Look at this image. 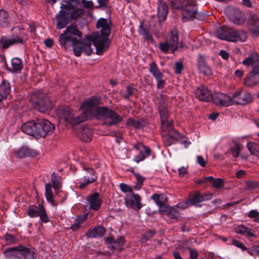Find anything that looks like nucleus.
Wrapping results in <instances>:
<instances>
[{
  "instance_id": "6",
  "label": "nucleus",
  "mask_w": 259,
  "mask_h": 259,
  "mask_svg": "<svg viewBox=\"0 0 259 259\" xmlns=\"http://www.w3.org/2000/svg\"><path fill=\"white\" fill-rule=\"evenodd\" d=\"M57 114L61 120L72 125H77L87 120V113H81L78 116L74 117V113L67 106L59 107L57 110Z\"/></svg>"
},
{
  "instance_id": "20",
  "label": "nucleus",
  "mask_w": 259,
  "mask_h": 259,
  "mask_svg": "<svg viewBox=\"0 0 259 259\" xmlns=\"http://www.w3.org/2000/svg\"><path fill=\"white\" fill-rule=\"evenodd\" d=\"M35 108L40 112H45L48 110L51 109V101L48 97L42 95L41 99H39L35 103Z\"/></svg>"
},
{
  "instance_id": "41",
  "label": "nucleus",
  "mask_w": 259,
  "mask_h": 259,
  "mask_svg": "<svg viewBox=\"0 0 259 259\" xmlns=\"http://www.w3.org/2000/svg\"><path fill=\"white\" fill-rule=\"evenodd\" d=\"M125 240L123 237H119L116 240H114L113 245H109L108 248L111 250H121L122 249V246L124 245Z\"/></svg>"
},
{
  "instance_id": "52",
  "label": "nucleus",
  "mask_w": 259,
  "mask_h": 259,
  "mask_svg": "<svg viewBox=\"0 0 259 259\" xmlns=\"http://www.w3.org/2000/svg\"><path fill=\"white\" fill-rule=\"evenodd\" d=\"M85 13V11L81 9H78L72 11L71 13V18L73 19L79 18Z\"/></svg>"
},
{
  "instance_id": "42",
  "label": "nucleus",
  "mask_w": 259,
  "mask_h": 259,
  "mask_svg": "<svg viewBox=\"0 0 259 259\" xmlns=\"http://www.w3.org/2000/svg\"><path fill=\"white\" fill-rule=\"evenodd\" d=\"M189 0H170V3L172 9L181 10Z\"/></svg>"
},
{
  "instance_id": "50",
  "label": "nucleus",
  "mask_w": 259,
  "mask_h": 259,
  "mask_svg": "<svg viewBox=\"0 0 259 259\" xmlns=\"http://www.w3.org/2000/svg\"><path fill=\"white\" fill-rule=\"evenodd\" d=\"M200 200V193L197 192L191 196L188 201L191 205H195L198 203L201 202Z\"/></svg>"
},
{
  "instance_id": "21",
  "label": "nucleus",
  "mask_w": 259,
  "mask_h": 259,
  "mask_svg": "<svg viewBox=\"0 0 259 259\" xmlns=\"http://www.w3.org/2000/svg\"><path fill=\"white\" fill-rule=\"evenodd\" d=\"M168 13V6L163 0H158L157 16L160 21L165 20Z\"/></svg>"
},
{
  "instance_id": "62",
  "label": "nucleus",
  "mask_w": 259,
  "mask_h": 259,
  "mask_svg": "<svg viewBox=\"0 0 259 259\" xmlns=\"http://www.w3.org/2000/svg\"><path fill=\"white\" fill-rule=\"evenodd\" d=\"M212 185L214 188H220L224 185V181L222 179H217L213 180L212 182Z\"/></svg>"
},
{
  "instance_id": "12",
  "label": "nucleus",
  "mask_w": 259,
  "mask_h": 259,
  "mask_svg": "<svg viewBox=\"0 0 259 259\" xmlns=\"http://www.w3.org/2000/svg\"><path fill=\"white\" fill-rule=\"evenodd\" d=\"M27 212L30 218L39 217L40 220L44 223H47L50 221V219L42 203L39 204L38 205L29 206Z\"/></svg>"
},
{
  "instance_id": "14",
  "label": "nucleus",
  "mask_w": 259,
  "mask_h": 259,
  "mask_svg": "<svg viewBox=\"0 0 259 259\" xmlns=\"http://www.w3.org/2000/svg\"><path fill=\"white\" fill-rule=\"evenodd\" d=\"M99 100L95 97L86 99L80 105V108L84 110L81 113H87V120L92 119L94 109L97 107Z\"/></svg>"
},
{
  "instance_id": "25",
  "label": "nucleus",
  "mask_w": 259,
  "mask_h": 259,
  "mask_svg": "<svg viewBox=\"0 0 259 259\" xmlns=\"http://www.w3.org/2000/svg\"><path fill=\"white\" fill-rule=\"evenodd\" d=\"M11 92V85L8 81L3 80L0 84V101L7 98Z\"/></svg>"
},
{
  "instance_id": "1",
  "label": "nucleus",
  "mask_w": 259,
  "mask_h": 259,
  "mask_svg": "<svg viewBox=\"0 0 259 259\" xmlns=\"http://www.w3.org/2000/svg\"><path fill=\"white\" fill-rule=\"evenodd\" d=\"M111 21L105 18H100L97 22L96 27L100 29V33L96 32L92 38L96 49V54L98 55H101L107 50L110 44L109 37L111 34Z\"/></svg>"
},
{
  "instance_id": "34",
  "label": "nucleus",
  "mask_w": 259,
  "mask_h": 259,
  "mask_svg": "<svg viewBox=\"0 0 259 259\" xmlns=\"http://www.w3.org/2000/svg\"><path fill=\"white\" fill-rule=\"evenodd\" d=\"M65 4H62L61 6V9H64L69 11H73L79 5L78 0H69L64 2Z\"/></svg>"
},
{
  "instance_id": "56",
  "label": "nucleus",
  "mask_w": 259,
  "mask_h": 259,
  "mask_svg": "<svg viewBox=\"0 0 259 259\" xmlns=\"http://www.w3.org/2000/svg\"><path fill=\"white\" fill-rule=\"evenodd\" d=\"M179 215V212L178 210L176 208L173 207L166 216L170 220H177Z\"/></svg>"
},
{
  "instance_id": "26",
  "label": "nucleus",
  "mask_w": 259,
  "mask_h": 259,
  "mask_svg": "<svg viewBox=\"0 0 259 259\" xmlns=\"http://www.w3.org/2000/svg\"><path fill=\"white\" fill-rule=\"evenodd\" d=\"M88 216V213L77 216L74 219L73 223L71 225L70 227V229L73 231H76L79 229L82 223L87 220Z\"/></svg>"
},
{
  "instance_id": "38",
  "label": "nucleus",
  "mask_w": 259,
  "mask_h": 259,
  "mask_svg": "<svg viewBox=\"0 0 259 259\" xmlns=\"http://www.w3.org/2000/svg\"><path fill=\"white\" fill-rule=\"evenodd\" d=\"M139 33L140 35L143 36V39L150 42H153V39L152 34L145 27H143L141 25L139 29Z\"/></svg>"
},
{
  "instance_id": "61",
  "label": "nucleus",
  "mask_w": 259,
  "mask_h": 259,
  "mask_svg": "<svg viewBox=\"0 0 259 259\" xmlns=\"http://www.w3.org/2000/svg\"><path fill=\"white\" fill-rule=\"evenodd\" d=\"M119 187L121 191L124 193H133L132 187L124 183L120 184Z\"/></svg>"
},
{
  "instance_id": "9",
  "label": "nucleus",
  "mask_w": 259,
  "mask_h": 259,
  "mask_svg": "<svg viewBox=\"0 0 259 259\" xmlns=\"http://www.w3.org/2000/svg\"><path fill=\"white\" fill-rule=\"evenodd\" d=\"M80 166L85 172L83 177L78 182V187L80 189H82L88 185L96 182L98 179V175L95 170L89 165L81 163Z\"/></svg>"
},
{
  "instance_id": "31",
  "label": "nucleus",
  "mask_w": 259,
  "mask_h": 259,
  "mask_svg": "<svg viewBox=\"0 0 259 259\" xmlns=\"http://www.w3.org/2000/svg\"><path fill=\"white\" fill-rule=\"evenodd\" d=\"M259 83V76L255 75V74H252L250 72L249 75L245 77L244 83L247 87H253Z\"/></svg>"
},
{
  "instance_id": "48",
  "label": "nucleus",
  "mask_w": 259,
  "mask_h": 259,
  "mask_svg": "<svg viewBox=\"0 0 259 259\" xmlns=\"http://www.w3.org/2000/svg\"><path fill=\"white\" fill-rule=\"evenodd\" d=\"M33 152L31 151L30 149L26 148H21L18 150L16 154L20 158L25 157L27 156L33 155Z\"/></svg>"
},
{
  "instance_id": "39",
  "label": "nucleus",
  "mask_w": 259,
  "mask_h": 259,
  "mask_svg": "<svg viewBox=\"0 0 259 259\" xmlns=\"http://www.w3.org/2000/svg\"><path fill=\"white\" fill-rule=\"evenodd\" d=\"M249 30L253 37H257L259 36V20H255L251 23Z\"/></svg>"
},
{
  "instance_id": "2",
  "label": "nucleus",
  "mask_w": 259,
  "mask_h": 259,
  "mask_svg": "<svg viewBox=\"0 0 259 259\" xmlns=\"http://www.w3.org/2000/svg\"><path fill=\"white\" fill-rule=\"evenodd\" d=\"M54 130V125L49 120L44 119L27 122L22 126V131L24 133L37 138L50 135Z\"/></svg>"
},
{
  "instance_id": "10",
  "label": "nucleus",
  "mask_w": 259,
  "mask_h": 259,
  "mask_svg": "<svg viewBox=\"0 0 259 259\" xmlns=\"http://www.w3.org/2000/svg\"><path fill=\"white\" fill-rule=\"evenodd\" d=\"M178 42V33L176 30H172L167 40L159 44V48L165 53H172L177 49Z\"/></svg>"
},
{
  "instance_id": "57",
  "label": "nucleus",
  "mask_w": 259,
  "mask_h": 259,
  "mask_svg": "<svg viewBox=\"0 0 259 259\" xmlns=\"http://www.w3.org/2000/svg\"><path fill=\"white\" fill-rule=\"evenodd\" d=\"M147 153L145 151H141L139 154L135 157L134 160L137 163H139L140 161L144 160L147 157L150 155H147Z\"/></svg>"
},
{
  "instance_id": "24",
  "label": "nucleus",
  "mask_w": 259,
  "mask_h": 259,
  "mask_svg": "<svg viewBox=\"0 0 259 259\" xmlns=\"http://www.w3.org/2000/svg\"><path fill=\"white\" fill-rule=\"evenodd\" d=\"M104 227L98 226L93 229H90L87 232V236L89 238L102 237L105 234Z\"/></svg>"
},
{
  "instance_id": "23",
  "label": "nucleus",
  "mask_w": 259,
  "mask_h": 259,
  "mask_svg": "<svg viewBox=\"0 0 259 259\" xmlns=\"http://www.w3.org/2000/svg\"><path fill=\"white\" fill-rule=\"evenodd\" d=\"M197 67L200 72L202 73L204 75L207 76L211 74V69L207 65L204 57L201 55H199L197 63Z\"/></svg>"
},
{
  "instance_id": "43",
  "label": "nucleus",
  "mask_w": 259,
  "mask_h": 259,
  "mask_svg": "<svg viewBox=\"0 0 259 259\" xmlns=\"http://www.w3.org/2000/svg\"><path fill=\"white\" fill-rule=\"evenodd\" d=\"M247 147L251 155H256L259 158V144L248 142Z\"/></svg>"
},
{
  "instance_id": "59",
  "label": "nucleus",
  "mask_w": 259,
  "mask_h": 259,
  "mask_svg": "<svg viewBox=\"0 0 259 259\" xmlns=\"http://www.w3.org/2000/svg\"><path fill=\"white\" fill-rule=\"evenodd\" d=\"M248 217L254 219V222L259 223V212L256 209L250 210L247 214Z\"/></svg>"
},
{
  "instance_id": "30",
  "label": "nucleus",
  "mask_w": 259,
  "mask_h": 259,
  "mask_svg": "<svg viewBox=\"0 0 259 259\" xmlns=\"http://www.w3.org/2000/svg\"><path fill=\"white\" fill-rule=\"evenodd\" d=\"M12 68L8 69L12 72H20L23 68V64L21 59L19 58H14L11 60Z\"/></svg>"
},
{
  "instance_id": "15",
  "label": "nucleus",
  "mask_w": 259,
  "mask_h": 259,
  "mask_svg": "<svg viewBox=\"0 0 259 259\" xmlns=\"http://www.w3.org/2000/svg\"><path fill=\"white\" fill-rule=\"evenodd\" d=\"M232 103L236 104L246 105L252 101L251 95L246 91H238L235 92L231 98Z\"/></svg>"
},
{
  "instance_id": "35",
  "label": "nucleus",
  "mask_w": 259,
  "mask_h": 259,
  "mask_svg": "<svg viewBox=\"0 0 259 259\" xmlns=\"http://www.w3.org/2000/svg\"><path fill=\"white\" fill-rule=\"evenodd\" d=\"M258 61L259 57L258 56L251 55L246 58L242 63L246 67L251 66L252 68L256 65Z\"/></svg>"
},
{
  "instance_id": "60",
  "label": "nucleus",
  "mask_w": 259,
  "mask_h": 259,
  "mask_svg": "<svg viewBox=\"0 0 259 259\" xmlns=\"http://www.w3.org/2000/svg\"><path fill=\"white\" fill-rule=\"evenodd\" d=\"M232 244L235 246L240 248L242 250H247L248 252V250L251 251V249H248L244 245V244L241 241L239 240L233 239L232 241Z\"/></svg>"
},
{
  "instance_id": "5",
  "label": "nucleus",
  "mask_w": 259,
  "mask_h": 259,
  "mask_svg": "<svg viewBox=\"0 0 259 259\" xmlns=\"http://www.w3.org/2000/svg\"><path fill=\"white\" fill-rule=\"evenodd\" d=\"M4 254L8 259H35L36 254L30 248L22 245L7 248Z\"/></svg>"
},
{
  "instance_id": "54",
  "label": "nucleus",
  "mask_w": 259,
  "mask_h": 259,
  "mask_svg": "<svg viewBox=\"0 0 259 259\" xmlns=\"http://www.w3.org/2000/svg\"><path fill=\"white\" fill-rule=\"evenodd\" d=\"M135 176L136 178L137 183L134 188L135 190H139L141 188L145 179L140 174H136Z\"/></svg>"
},
{
  "instance_id": "46",
  "label": "nucleus",
  "mask_w": 259,
  "mask_h": 259,
  "mask_svg": "<svg viewBox=\"0 0 259 259\" xmlns=\"http://www.w3.org/2000/svg\"><path fill=\"white\" fill-rule=\"evenodd\" d=\"M65 31L69 35L71 34L79 37L82 36V33L79 31L77 27L73 25H69L67 27Z\"/></svg>"
},
{
  "instance_id": "27",
  "label": "nucleus",
  "mask_w": 259,
  "mask_h": 259,
  "mask_svg": "<svg viewBox=\"0 0 259 259\" xmlns=\"http://www.w3.org/2000/svg\"><path fill=\"white\" fill-rule=\"evenodd\" d=\"M235 231L238 234L243 235L247 237H255L253 230L244 225H238L234 228Z\"/></svg>"
},
{
  "instance_id": "7",
  "label": "nucleus",
  "mask_w": 259,
  "mask_h": 259,
  "mask_svg": "<svg viewBox=\"0 0 259 259\" xmlns=\"http://www.w3.org/2000/svg\"><path fill=\"white\" fill-rule=\"evenodd\" d=\"M182 19L184 22L196 18L200 20L204 19V16L198 13L197 3L195 0H189L181 10Z\"/></svg>"
},
{
  "instance_id": "29",
  "label": "nucleus",
  "mask_w": 259,
  "mask_h": 259,
  "mask_svg": "<svg viewBox=\"0 0 259 259\" xmlns=\"http://www.w3.org/2000/svg\"><path fill=\"white\" fill-rule=\"evenodd\" d=\"M149 71L155 79H159L164 77L163 74L160 72L155 62H152L149 64Z\"/></svg>"
},
{
  "instance_id": "58",
  "label": "nucleus",
  "mask_w": 259,
  "mask_h": 259,
  "mask_svg": "<svg viewBox=\"0 0 259 259\" xmlns=\"http://www.w3.org/2000/svg\"><path fill=\"white\" fill-rule=\"evenodd\" d=\"M241 149V145L239 144H235V145L231 147L230 150L234 157H237L239 156Z\"/></svg>"
},
{
  "instance_id": "33",
  "label": "nucleus",
  "mask_w": 259,
  "mask_h": 259,
  "mask_svg": "<svg viewBox=\"0 0 259 259\" xmlns=\"http://www.w3.org/2000/svg\"><path fill=\"white\" fill-rule=\"evenodd\" d=\"M232 19L234 23L240 25L244 22L245 17L244 14L242 12L237 10L235 11Z\"/></svg>"
},
{
  "instance_id": "64",
  "label": "nucleus",
  "mask_w": 259,
  "mask_h": 259,
  "mask_svg": "<svg viewBox=\"0 0 259 259\" xmlns=\"http://www.w3.org/2000/svg\"><path fill=\"white\" fill-rule=\"evenodd\" d=\"M175 72L176 74L181 73L184 69L183 63L180 62H176L175 64Z\"/></svg>"
},
{
  "instance_id": "13",
  "label": "nucleus",
  "mask_w": 259,
  "mask_h": 259,
  "mask_svg": "<svg viewBox=\"0 0 259 259\" xmlns=\"http://www.w3.org/2000/svg\"><path fill=\"white\" fill-rule=\"evenodd\" d=\"M24 37L22 33L13 34L11 36L3 35L0 37V44L2 48L6 49L16 44H23Z\"/></svg>"
},
{
  "instance_id": "17",
  "label": "nucleus",
  "mask_w": 259,
  "mask_h": 259,
  "mask_svg": "<svg viewBox=\"0 0 259 259\" xmlns=\"http://www.w3.org/2000/svg\"><path fill=\"white\" fill-rule=\"evenodd\" d=\"M87 203L90 210H98L102 204V200L98 192H94L87 197Z\"/></svg>"
},
{
  "instance_id": "63",
  "label": "nucleus",
  "mask_w": 259,
  "mask_h": 259,
  "mask_svg": "<svg viewBox=\"0 0 259 259\" xmlns=\"http://www.w3.org/2000/svg\"><path fill=\"white\" fill-rule=\"evenodd\" d=\"M135 89L131 86H127L126 93L123 96L124 98L126 100H129L130 97L134 94Z\"/></svg>"
},
{
  "instance_id": "40",
  "label": "nucleus",
  "mask_w": 259,
  "mask_h": 259,
  "mask_svg": "<svg viewBox=\"0 0 259 259\" xmlns=\"http://www.w3.org/2000/svg\"><path fill=\"white\" fill-rule=\"evenodd\" d=\"M52 185L50 183L46 184L45 185V196L47 200L53 205H55L53 200V194L52 190Z\"/></svg>"
},
{
  "instance_id": "8",
  "label": "nucleus",
  "mask_w": 259,
  "mask_h": 259,
  "mask_svg": "<svg viewBox=\"0 0 259 259\" xmlns=\"http://www.w3.org/2000/svg\"><path fill=\"white\" fill-rule=\"evenodd\" d=\"M158 111L161 120V129H165L169 124L172 125V122L168 120L169 112L167 109V99L164 95H161L160 98L157 99Z\"/></svg>"
},
{
  "instance_id": "18",
  "label": "nucleus",
  "mask_w": 259,
  "mask_h": 259,
  "mask_svg": "<svg viewBox=\"0 0 259 259\" xmlns=\"http://www.w3.org/2000/svg\"><path fill=\"white\" fill-rule=\"evenodd\" d=\"M196 97L200 101L209 102L211 101L212 95L211 91L207 87L201 85L197 88L195 91Z\"/></svg>"
},
{
  "instance_id": "11",
  "label": "nucleus",
  "mask_w": 259,
  "mask_h": 259,
  "mask_svg": "<svg viewBox=\"0 0 259 259\" xmlns=\"http://www.w3.org/2000/svg\"><path fill=\"white\" fill-rule=\"evenodd\" d=\"M162 132V140L165 146H170L183 138V135L174 128L173 124L166 127L165 129H161Z\"/></svg>"
},
{
  "instance_id": "4",
  "label": "nucleus",
  "mask_w": 259,
  "mask_h": 259,
  "mask_svg": "<svg viewBox=\"0 0 259 259\" xmlns=\"http://www.w3.org/2000/svg\"><path fill=\"white\" fill-rule=\"evenodd\" d=\"M215 34L221 39L233 42H244L247 39V34L245 31L234 30L225 26L218 28Z\"/></svg>"
},
{
  "instance_id": "28",
  "label": "nucleus",
  "mask_w": 259,
  "mask_h": 259,
  "mask_svg": "<svg viewBox=\"0 0 259 259\" xmlns=\"http://www.w3.org/2000/svg\"><path fill=\"white\" fill-rule=\"evenodd\" d=\"M71 42L73 44L74 54L77 57L80 56L83 52V43L79 42L78 39L74 37L71 38Z\"/></svg>"
},
{
  "instance_id": "3",
  "label": "nucleus",
  "mask_w": 259,
  "mask_h": 259,
  "mask_svg": "<svg viewBox=\"0 0 259 259\" xmlns=\"http://www.w3.org/2000/svg\"><path fill=\"white\" fill-rule=\"evenodd\" d=\"M95 117L98 120H106L109 119L110 120L106 121L105 124L107 125H116L122 120V117L118 115L116 112L107 107H96L92 113V118Z\"/></svg>"
},
{
  "instance_id": "16",
  "label": "nucleus",
  "mask_w": 259,
  "mask_h": 259,
  "mask_svg": "<svg viewBox=\"0 0 259 259\" xmlns=\"http://www.w3.org/2000/svg\"><path fill=\"white\" fill-rule=\"evenodd\" d=\"M141 198L139 194L128 193L125 198V203L127 206L135 210H139L142 207Z\"/></svg>"
},
{
  "instance_id": "37",
  "label": "nucleus",
  "mask_w": 259,
  "mask_h": 259,
  "mask_svg": "<svg viewBox=\"0 0 259 259\" xmlns=\"http://www.w3.org/2000/svg\"><path fill=\"white\" fill-rule=\"evenodd\" d=\"M79 137L83 142H89L92 138V131L88 128H84L79 133Z\"/></svg>"
},
{
  "instance_id": "45",
  "label": "nucleus",
  "mask_w": 259,
  "mask_h": 259,
  "mask_svg": "<svg viewBox=\"0 0 259 259\" xmlns=\"http://www.w3.org/2000/svg\"><path fill=\"white\" fill-rule=\"evenodd\" d=\"M245 189L248 190H254L259 189V181L251 180H246L245 182Z\"/></svg>"
},
{
  "instance_id": "22",
  "label": "nucleus",
  "mask_w": 259,
  "mask_h": 259,
  "mask_svg": "<svg viewBox=\"0 0 259 259\" xmlns=\"http://www.w3.org/2000/svg\"><path fill=\"white\" fill-rule=\"evenodd\" d=\"M65 11L61 10L59 14L56 15L57 20V26L59 29L64 28L69 22V16Z\"/></svg>"
},
{
  "instance_id": "51",
  "label": "nucleus",
  "mask_w": 259,
  "mask_h": 259,
  "mask_svg": "<svg viewBox=\"0 0 259 259\" xmlns=\"http://www.w3.org/2000/svg\"><path fill=\"white\" fill-rule=\"evenodd\" d=\"M134 147L135 149L140 151V152L144 151L145 153H148L147 155H150L151 154L150 148L141 143H137L134 146Z\"/></svg>"
},
{
  "instance_id": "53",
  "label": "nucleus",
  "mask_w": 259,
  "mask_h": 259,
  "mask_svg": "<svg viewBox=\"0 0 259 259\" xmlns=\"http://www.w3.org/2000/svg\"><path fill=\"white\" fill-rule=\"evenodd\" d=\"M172 208L173 207L169 206L164 204L159 207V211L161 215L166 216L169 211H170Z\"/></svg>"
},
{
  "instance_id": "44",
  "label": "nucleus",
  "mask_w": 259,
  "mask_h": 259,
  "mask_svg": "<svg viewBox=\"0 0 259 259\" xmlns=\"http://www.w3.org/2000/svg\"><path fill=\"white\" fill-rule=\"evenodd\" d=\"M92 36V35L88 37V42L87 43H83V52L85 53L88 56L91 55L93 52V50L91 48L92 42H93Z\"/></svg>"
},
{
  "instance_id": "49",
  "label": "nucleus",
  "mask_w": 259,
  "mask_h": 259,
  "mask_svg": "<svg viewBox=\"0 0 259 259\" xmlns=\"http://www.w3.org/2000/svg\"><path fill=\"white\" fill-rule=\"evenodd\" d=\"M72 37H71L70 35L68 34L65 31L64 33L60 34L59 36V42L61 47H65L66 44L68 42V41L70 39L71 40V38Z\"/></svg>"
},
{
  "instance_id": "55",
  "label": "nucleus",
  "mask_w": 259,
  "mask_h": 259,
  "mask_svg": "<svg viewBox=\"0 0 259 259\" xmlns=\"http://www.w3.org/2000/svg\"><path fill=\"white\" fill-rule=\"evenodd\" d=\"M4 237L7 242V245L14 244L17 241V239L16 237L8 233H6Z\"/></svg>"
},
{
  "instance_id": "32",
  "label": "nucleus",
  "mask_w": 259,
  "mask_h": 259,
  "mask_svg": "<svg viewBox=\"0 0 259 259\" xmlns=\"http://www.w3.org/2000/svg\"><path fill=\"white\" fill-rule=\"evenodd\" d=\"M52 186L56 191H59L62 187V178L57 174L53 172L51 175Z\"/></svg>"
},
{
  "instance_id": "47",
  "label": "nucleus",
  "mask_w": 259,
  "mask_h": 259,
  "mask_svg": "<svg viewBox=\"0 0 259 259\" xmlns=\"http://www.w3.org/2000/svg\"><path fill=\"white\" fill-rule=\"evenodd\" d=\"M8 14L7 12L3 10H0V26L5 27L9 23Z\"/></svg>"
},
{
  "instance_id": "19",
  "label": "nucleus",
  "mask_w": 259,
  "mask_h": 259,
  "mask_svg": "<svg viewBox=\"0 0 259 259\" xmlns=\"http://www.w3.org/2000/svg\"><path fill=\"white\" fill-rule=\"evenodd\" d=\"M213 103L219 106H229L232 104L231 98L226 94L222 93H215L212 96V100Z\"/></svg>"
},
{
  "instance_id": "36",
  "label": "nucleus",
  "mask_w": 259,
  "mask_h": 259,
  "mask_svg": "<svg viewBox=\"0 0 259 259\" xmlns=\"http://www.w3.org/2000/svg\"><path fill=\"white\" fill-rule=\"evenodd\" d=\"M151 198L159 207L165 204L167 201V197L164 194H154Z\"/></svg>"
}]
</instances>
